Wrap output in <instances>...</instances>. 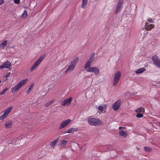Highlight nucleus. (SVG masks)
<instances>
[{"instance_id": "4be33fe9", "label": "nucleus", "mask_w": 160, "mask_h": 160, "mask_svg": "<svg viewBox=\"0 0 160 160\" xmlns=\"http://www.w3.org/2000/svg\"><path fill=\"white\" fill-rule=\"evenodd\" d=\"M54 101V100L52 99L51 101L47 102L45 104V106L46 107H48L50 106Z\"/></svg>"}, {"instance_id": "aec40b11", "label": "nucleus", "mask_w": 160, "mask_h": 160, "mask_svg": "<svg viewBox=\"0 0 160 160\" xmlns=\"http://www.w3.org/2000/svg\"><path fill=\"white\" fill-rule=\"evenodd\" d=\"M135 111L137 113H143L144 112V109L142 108H139L137 110H136Z\"/></svg>"}, {"instance_id": "2eb2a0df", "label": "nucleus", "mask_w": 160, "mask_h": 160, "mask_svg": "<svg viewBox=\"0 0 160 160\" xmlns=\"http://www.w3.org/2000/svg\"><path fill=\"white\" fill-rule=\"evenodd\" d=\"M8 41L5 40L0 44V48L2 49H4L7 44Z\"/></svg>"}, {"instance_id": "e433bc0d", "label": "nucleus", "mask_w": 160, "mask_h": 160, "mask_svg": "<svg viewBox=\"0 0 160 160\" xmlns=\"http://www.w3.org/2000/svg\"><path fill=\"white\" fill-rule=\"evenodd\" d=\"M123 1L124 0H119L118 3L122 4L123 3Z\"/></svg>"}, {"instance_id": "c9c22d12", "label": "nucleus", "mask_w": 160, "mask_h": 160, "mask_svg": "<svg viewBox=\"0 0 160 160\" xmlns=\"http://www.w3.org/2000/svg\"><path fill=\"white\" fill-rule=\"evenodd\" d=\"M122 4L119 3H118L117 6V7H119L120 8H121V7H122Z\"/></svg>"}, {"instance_id": "dca6fc26", "label": "nucleus", "mask_w": 160, "mask_h": 160, "mask_svg": "<svg viewBox=\"0 0 160 160\" xmlns=\"http://www.w3.org/2000/svg\"><path fill=\"white\" fill-rule=\"evenodd\" d=\"M78 57L74 58L71 62L70 64L75 66L78 61Z\"/></svg>"}, {"instance_id": "58836bf2", "label": "nucleus", "mask_w": 160, "mask_h": 160, "mask_svg": "<svg viewBox=\"0 0 160 160\" xmlns=\"http://www.w3.org/2000/svg\"><path fill=\"white\" fill-rule=\"evenodd\" d=\"M4 3V0H0V5L3 4Z\"/></svg>"}, {"instance_id": "c03bdc74", "label": "nucleus", "mask_w": 160, "mask_h": 160, "mask_svg": "<svg viewBox=\"0 0 160 160\" xmlns=\"http://www.w3.org/2000/svg\"><path fill=\"white\" fill-rule=\"evenodd\" d=\"M159 124H160V122H159Z\"/></svg>"}, {"instance_id": "bb28decb", "label": "nucleus", "mask_w": 160, "mask_h": 160, "mask_svg": "<svg viewBox=\"0 0 160 160\" xmlns=\"http://www.w3.org/2000/svg\"><path fill=\"white\" fill-rule=\"evenodd\" d=\"M58 139H56L54 140L53 141L51 142L50 143V145L52 146H54L58 141Z\"/></svg>"}, {"instance_id": "9d476101", "label": "nucleus", "mask_w": 160, "mask_h": 160, "mask_svg": "<svg viewBox=\"0 0 160 160\" xmlns=\"http://www.w3.org/2000/svg\"><path fill=\"white\" fill-rule=\"evenodd\" d=\"M72 98V97H70L68 99L65 100L62 102L61 105L63 106H64L66 105H69L71 102Z\"/></svg>"}, {"instance_id": "2f4dec72", "label": "nucleus", "mask_w": 160, "mask_h": 160, "mask_svg": "<svg viewBox=\"0 0 160 160\" xmlns=\"http://www.w3.org/2000/svg\"><path fill=\"white\" fill-rule=\"evenodd\" d=\"M143 115L142 114V113H138L136 115V117L138 118H142L143 117Z\"/></svg>"}, {"instance_id": "6e6552de", "label": "nucleus", "mask_w": 160, "mask_h": 160, "mask_svg": "<svg viewBox=\"0 0 160 160\" xmlns=\"http://www.w3.org/2000/svg\"><path fill=\"white\" fill-rule=\"evenodd\" d=\"M88 72H93L96 75H98L99 74V69L97 67H95L90 68V69L88 70Z\"/></svg>"}, {"instance_id": "f8f14e48", "label": "nucleus", "mask_w": 160, "mask_h": 160, "mask_svg": "<svg viewBox=\"0 0 160 160\" xmlns=\"http://www.w3.org/2000/svg\"><path fill=\"white\" fill-rule=\"evenodd\" d=\"M75 67L72 65L70 64L65 71V73H67L68 72H71L74 69Z\"/></svg>"}, {"instance_id": "5701e85b", "label": "nucleus", "mask_w": 160, "mask_h": 160, "mask_svg": "<svg viewBox=\"0 0 160 160\" xmlns=\"http://www.w3.org/2000/svg\"><path fill=\"white\" fill-rule=\"evenodd\" d=\"M88 0H82V7L83 8H84L86 7V5L87 3Z\"/></svg>"}, {"instance_id": "39448f33", "label": "nucleus", "mask_w": 160, "mask_h": 160, "mask_svg": "<svg viewBox=\"0 0 160 160\" xmlns=\"http://www.w3.org/2000/svg\"><path fill=\"white\" fill-rule=\"evenodd\" d=\"M152 59L154 64L158 67L160 68V60L158 56L156 55H154L152 57Z\"/></svg>"}, {"instance_id": "20e7f679", "label": "nucleus", "mask_w": 160, "mask_h": 160, "mask_svg": "<svg viewBox=\"0 0 160 160\" xmlns=\"http://www.w3.org/2000/svg\"><path fill=\"white\" fill-rule=\"evenodd\" d=\"M121 72L119 71H118L115 75L113 82V85L114 86H115L117 84L121 77Z\"/></svg>"}, {"instance_id": "c85d7f7f", "label": "nucleus", "mask_w": 160, "mask_h": 160, "mask_svg": "<svg viewBox=\"0 0 160 160\" xmlns=\"http://www.w3.org/2000/svg\"><path fill=\"white\" fill-rule=\"evenodd\" d=\"M27 12L26 10H24L23 13L22 15V17L23 18H25L27 17Z\"/></svg>"}, {"instance_id": "4c0bfd02", "label": "nucleus", "mask_w": 160, "mask_h": 160, "mask_svg": "<svg viewBox=\"0 0 160 160\" xmlns=\"http://www.w3.org/2000/svg\"><path fill=\"white\" fill-rule=\"evenodd\" d=\"M148 21L150 22H153L152 19L151 18H148Z\"/></svg>"}, {"instance_id": "cd10ccee", "label": "nucleus", "mask_w": 160, "mask_h": 160, "mask_svg": "<svg viewBox=\"0 0 160 160\" xmlns=\"http://www.w3.org/2000/svg\"><path fill=\"white\" fill-rule=\"evenodd\" d=\"M144 148L145 151L147 152H149L152 150L151 148L149 147H144Z\"/></svg>"}, {"instance_id": "ea45409f", "label": "nucleus", "mask_w": 160, "mask_h": 160, "mask_svg": "<svg viewBox=\"0 0 160 160\" xmlns=\"http://www.w3.org/2000/svg\"><path fill=\"white\" fill-rule=\"evenodd\" d=\"M93 61V60L89 59L88 62L91 64V63Z\"/></svg>"}, {"instance_id": "f704fd0d", "label": "nucleus", "mask_w": 160, "mask_h": 160, "mask_svg": "<svg viewBox=\"0 0 160 160\" xmlns=\"http://www.w3.org/2000/svg\"><path fill=\"white\" fill-rule=\"evenodd\" d=\"M14 2L15 3L19 4L20 2V0H14Z\"/></svg>"}, {"instance_id": "473e14b6", "label": "nucleus", "mask_w": 160, "mask_h": 160, "mask_svg": "<svg viewBox=\"0 0 160 160\" xmlns=\"http://www.w3.org/2000/svg\"><path fill=\"white\" fill-rule=\"evenodd\" d=\"M98 110L101 112H102L103 110V108L102 107L100 106L98 107Z\"/></svg>"}, {"instance_id": "412c9836", "label": "nucleus", "mask_w": 160, "mask_h": 160, "mask_svg": "<svg viewBox=\"0 0 160 160\" xmlns=\"http://www.w3.org/2000/svg\"><path fill=\"white\" fill-rule=\"evenodd\" d=\"M12 108V107H10L8 108L7 109H6L4 112L8 116L10 112H11Z\"/></svg>"}, {"instance_id": "f03ea898", "label": "nucleus", "mask_w": 160, "mask_h": 160, "mask_svg": "<svg viewBox=\"0 0 160 160\" xmlns=\"http://www.w3.org/2000/svg\"><path fill=\"white\" fill-rule=\"evenodd\" d=\"M46 54H44L41 56L34 63L33 66L30 68V72H32L41 63L42 60L46 57Z\"/></svg>"}, {"instance_id": "c756f323", "label": "nucleus", "mask_w": 160, "mask_h": 160, "mask_svg": "<svg viewBox=\"0 0 160 160\" xmlns=\"http://www.w3.org/2000/svg\"><path fill=\"white\" fill-rule=\"evenodd\" d=\"M95 56V53H93L91 54L90 58H89V59H91L93 60L94 59V57Z\"/></svg>"}, {"instance_id": "a19ab883", "label": "nucleus", "mask_w": 160, "mask_h": 160, "mask_svg": "<svg viewBox=\"0 0 160 160\" xmlns=\"http://www.w3.org/2000/svg\"><path fill=\"white\" fill-rule=\"evenodd\" d=\"M10 75V72H9L7 74V75L5 76V77L6 78H7V77H8Z\"/></svg>"}, {"instance_id": "7c9ffc66", "label": "nucleus", "mask_w": 160, "mask_h": 160, "mask_svg": "<svg viewBox=\"0 0 160 160\" xmlns=\"http://www.w3.org/2000/svg\"><path fill=\"white\" fill-rule=\"evenodd\" d=\"M120 8H120L119 7H117V6L116 7V10L115 12V13L116 14H117L118 12L119 11V10L120 9Z\"/></svg>"}, {"instance_id": "72a5a7b5", "label": "nucleus", "mask_w": 160, "mask_h": 160, "mask_svg": "<svg viewBox=\"0 0 160 160\" xmlns=\"http://www.w3.org/2000/svg\"><path fill=\"white\" fill-rule=\"evenodd\" d=\"M7 90V88L6 89H4L3 90V91L0 93V95H2L3 94H4L5 93V92Z\"/></svg>"}, {"instance_id": "1a4fd4ad", "label": "nucleus", "mask_w": 160, "mask_h": 160, "mask_svg": "<svg viewBox=\"0 0 160 160\" xmlns=\"http://www.w3.org/2000/svg\"><path fill=\"white\" fill-rule=\"evenodd\" d=\"M121 104V102L120 100H117L112 106V108L115 111L118 110Z\"/></svg>"}, {"instance_id": "7ed1b4c3", "label": "nucleus", "mask_w": 160, "mask_h": 160, "mask_svg": "<svg viewBox=\"0 0 160 160\" xmlns=\"http://www.w3.org/2000/svg\"><path fill=\"white\" fill-rule=\"evenodd\" d=\"M27 80V79H25L21 80L12 89V93H13L18 90L22 85L24 84L26 82Z\"/></svg>"}, {"instance_id": "9b49d317", "label": "nucleus", "mask_w": 160, "mask_h": 160, "mask_svg": "<svg viewBox=\"0 0 160 160\" xmlns=\"http://www.w3.org/2000/svg\"><path fill=\"white\" fill-rule=\"evenodd\" d=\"M154 25L149 24L148 22H146L145 24V29L147 30H150L154 27Z\"/></svg>"}, {"instance_id": "4468645a", "label": "nucleus", "mask_w": 160, "mask_h": 160, "mask_svg": "<svg viewBox=\"0 0 160 160\" xmlns=\"http://www.w3.org/2000/svg\"><path fill=\"white\" fill-rule=\"evenodd\" d=\"M119 134L120 135L122 136L124 138L126 137L127 135V133L123 130H121L119 131Z\"/></svg>"}, {"instance_id": "37998d69", "label": "nucleus", "mask_w": 160, "mask_h": 160, "mask_svg": "<svg viewBox=\"0 0 160 160\" xmlns=\"http://www.w3.org/2000/svg\"><path fill=\"white\" fill-rule=\"evenodd\" d=\"M1 82V81H0V83Z\"/></svg>"}, {"instance_id": "b1692460", "label": "nucleus", "mask_w": 160, "mask_h": 160, "mask_svg": "<svg viewBox=\"0 0 160 160\" xmlns=\"http://www.w3.org/2000/svg\"><path fill=\"white\" fill-rule=\"evenodd\" d=\"M67 143V142L66 140H63L61 141L60 143V145L61 146H63L65 145Z\"/></svg>"}, {"instance_id": "0eeeda50", "label": "nucleus", "mask_w": 160, "mask_h": 160, "mask_svg": "<svg viewBox=\"0 0 160 160\" xmlns=\"http://www.w3.org/2000/svg\"><path fill=\"white\" fill-rule=\"evenodd\" d=\"M11 64L10 62L7 61L0 66V69H2L3 68H11Z\"/></svg>"}, {"instance_id": "f257e3e1", "label": "nucleus", "mask_w": 160, "mask_h": 160, "mask_svg": "<svg viewBox=\"0 0 160 160\" xmlns=\"http://www.w3.org/2000/svg\"><path fill=\"white\" fill-rule=\"evenodd\" d=\"M88 122L89 124L92 126H97L102 124V122L100 119L95 118H88Z\"/></svg>"}, {"instance_id": "423d86ee", "label": "nucleus", "mask_w": 160, "mask_h": 160, "mask_svg": "<svg viewBox=\"0 0 160 160\" xmlns=\"http://www.w3.org/2000/svg\"><path fill=\"white\" fill-rule=\"evenodd\" d=\"M71 121L70 119H68L66 120L63 121L61 123L60 126L59 127V129H61L65 128L67 126Z\"/></svg>"}, {"instance_id": "6ab92c4d", "label": "nucleus", "mask_w": 160, "mask_h": 160, "mask_svg": "<svg viewBox=\"0 0 160 160\" xmlns=\"http://www.w3.org/2000/svg\"><path fill=\"white\" fill-rule=\"evenodd\" d=\"M146 70V69L144 68H142L137 70L136 72L137 74L141 73Z\"/></svg>"}, {"instance_id": "f3484780", "label": "nucleus", "mask_w": 160, "mask_h": 160, "mask_svg": "<svg viewBox=\"0 0 160 160\" xmlns=\"http://www.w3.org/2000/svg\"><path fill=\"white\" fill-rule=\"evenodd\" d=\"M91 68V63L87 62L85 64L84 67L86 70L87 72H88V70H89L90 69V68Z\"/></svg>"}, {"instance_id": "393cba45", "label": "nucleus", "mask_w": 160, "mask_h": 160, "mask_svg": "<svg viewBox=\"0 0 160 160\" xmlns=\"http://www.w3.org/2000/svg\"><path fill=\"white\" fill-rule=\"evenodd\" d=\"M7 116V115L4 112L0 116V120H3L5 119Z\"/></svg>"}, {"instance_id": "79ce46f5", "label": "nucleus", "mask_w": 160, "mask_h": 160, "mask_svg": "<svg viewBox=\"0 0 160 160\" xmlns=\"http://www.w3.org/2000/svg\"><path fill=\"white\" fill-rule=\"evenodd\" d=\"M124 128V127H119V129H121V128Z\"/></svg>"}, {"instance_id": "a878e982", "label": "nucleus", "mask_w": 160, "mask_h": 160, "mask_svg": "<svg viewBox=\"0 0 160 160\" xmlns=\"http://www.w3.org/2000/svg\"><path fill=\"white\" fill-rule=\"evenodd\" d=\"M33 84H32L29 88L28 89V90L27 91V94H28L29 92L31 91L32 89L33 88Z\"/></svg>"}, {"instance_id": "ddd939ff", "label": "nucleus", "mask_w": 160, "mask_h": 160, "mask_svg": "<svg viewBox=\"0 0 160 160\" xmlns=\"http://www.w3.org/2000/svg\"><path fill=\"white\" fill-rule=\"evenodd\" d=\"M12 122L10 120L7 121L5 124V127L6 128H9L12 126Z\"/></svg>"}, {"instance_id": "a211bd4d", "label": "nucleus", "mask_w": 160, "mask_h": 160, "mask_svg": "<svg viewBox=\"0 0 160 160\" xmlns=\"http://www.w3.org/2000/svg\"><path fill=\"white\" fill-rule=\"evenodd\" d=\"M77 130L78 129L77 128H71L69 129L68 131L66 132L65 133H72Z\"/></svg>"}]
</instances>
